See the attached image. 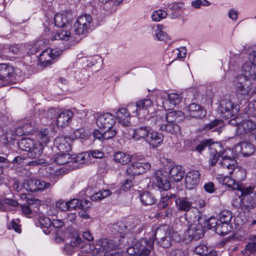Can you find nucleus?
I'll list each match as a JSON object with an SVG mask.
<instances>
[{"label":"nucleus","mask_w":256,"mask_h":256,"mask_svg":"<svg viewBox=\"0 0 256 256\" xmlns=\"http://www.w3.org/2000/svg\"><path fill=\"white\" fill-rule=\"evenodd\" d=\"M112 194V192L110 190H100L98 192H95L93 195H92L90 196V198L92 201L100 200Z\"/></svg>","instance_id":"c03bdc74"},{"label":"nucleus","mask_w":256,"mask_h":256,"mask_svg":"<svg viewBox=\"0 0 256 256\" xmlns=\"http://www.w3.org/2000/svg\"><path fill=\"white\" fill-rule=\"evenodd\" d=\"M52 160L59 165L72 164V156L67 152H60L57 154L53 156Z\"/></svg>","instance_id":"c85d7f7f"},{"label":"nucleus","mask_w":256,"mask_h":256,"mask_svg":"<svg viewBox=\"0 0 256 256\" xmlns=\"http://www.w3.org/2000/svg\"><path fill=\"white\" fill-rule=\"evenodd\" d=\"M72 140L68 136H60L54 140V145L60 152H68L71 150Z\"/></svg>","instance_id":"1a4fd4ad"},{"label":"nucleus","mask_w":256,"mask_h":256,"mask_svg":"<svg viewBox=\"0 0 256 256\" xmlns=\"http://www.w3.org/2000/svg\"><path fill=\"white\" fill-rule=\"evenodd\" d=\"M140 202L145 206L152 205L156 203V198L154 194L148 191L142 192L140 195Z\"/></svg>","instance_id":"72a5a7b5"},{"label":"nucleus","mask_w":256,"mask_h":256,"mask_svg":"<svg viewBox=\"0 0 256 256\" xmlns=\"http://www.w3.org/2000/svg\"><path fill=\"white\" fill-rule=\"evenodd\" d=\"M224 185L227 186L228 187L230 188L233 190H236L239 188V184L236 180L232 178L230 176H226L224 178Z\"/></svg>","instance_id":"4d7b16f0"},{"label":"nucleus","mask_w":256,"mask_h":256,"mask_svg":"<svg viewBox=\"0 0 256 256\" xmlns=\"http://www.w3.org/2000/svg\"><path fill=\"white\" fill-rule=\"evenodd\" d=\"M2 142L4 144H6L16 139V136L14 131L9 130L6 132L5 134L2 136Z\"/></svg>","instance_id":"3c124183"},{"label":"nucleus","mask_w":256,"mask_h":256,"mask_svg":"<svg viewBox=\"0 0 256 256\" xmlns=\"http://www.w3.org/2000/svg\"><path fill=\"white\" fill-rule=\"evenodd\" d=\"M62 54V50L47 48L43 50L39 56V64L43 67L51 65L54 60Z\"/></svg>","instance_id":"20e7f679"},{"label":"nucleus","mask_w":256,"mask_h":256,"mask_svg":"<svg viewBox=\"0 0 256 256\" xmlns=\"http://www.w3.org/2000/svg\"><path fill=\"white\" fill-rule=\"evenodd\" d=\"M118 122L124 126H129L131 116L127 108H120L116 112Z\"/></svg>","instance_id":"b1692460"},{"label":"nucleus","mask_w":256,"mask_h":256,"mask_svg":"<svg viewBox=\"0 0 256 256\" xmlns=\"http://www.w3.org/2000/svg\"><path fill=\"white\" fill-rule=\"evenodd\" d=\"M152 246L146 238H141L134 246L135 253L138 256H148L150 253Z\"/></svg>","instance_id":"9b49d317"},{"label":"nucleus","mask_w":256,"mask_h":256,"mask_svg":"<svg viewBox=\"0 0 256 256\" xmlns=\"http://www.w3.org/2000/svg\"><path fill=\"white\" fill-rule=\"evenodd\" d=\"M208 248L204 244H200L194 248V252L201 256H204L208 254Z\"/></svg>","instance_id":"e2e57ef3"},{"label":"nucleus","mask_w":256,"mask_h":256,"mask_svg":"<svg viewBox=\"0 0 256 256\" xmlns=\"http://www.w3.org/2000/svg\"><path fill=\"white\" fill-rule=\"evenodd\" d=\"M256 129V124L251 120H244L238 124L236 132L238 135H243L252 132Z\"/></svg>","instance_id":"2eb2a0df"},{"label":"nucleus","mask_w":256,"mask_h":256,"mask_svg":"<svg viewBox=\"0 0 256 256\" xmlns=\"http://www.w3.org/2000/svg\"><path fill=\"white\" fill-rule=\"evenodd\" d=\"M220 155L216 150H212L210 153V158L208 160L209 166H213L218 162V158Z\"/></svg>","instance_id":"603ef678"},{"label":"nucleus","mask_w":256,"mask_h":256,"mask_svg":"<svg viewBox=\"0 0 256 256\" xmlns=\"http://www.w3.org/2000/svg\"><path fill=\"white\" fill-rule=\"evenodd\" d=\"M152 102L150 99H143L137 101L136 102V110L135 112L136 114H138V112L141 110H148L150 107L152 106Z\"/></svg>","instance_id":"a19ab883"},{"label":"nucleus","mask_w":256,"mask_h":256,"mask_svg":"<svg viewBox=\"0 0 256 256\" xmlns=\"http://www.w3.org/2000/svg\"><path fill=\"white\" fill-rule=\"evenodd\" d=\"M172 209L170 208H168L166 210L160 211V212L156 214V216L157 218H170L172 216Z\"/></svg>","instance_id":"69168bd1"},{"label":"nucleus","mask_w":256,"mask_h":256,"mask_svg":"<svg viewBox=\"0 0 256 256\" xmlns=\"http://www.w3.org/2000/svg\"><path fill=\"white\" fill-rule=\"evenodd\" d=\"M172 239L170 233L166 236L164 238L158 240V244L164 248H168L171 245Z\"/></svg>","instance_id":"338daca9"},{"label":"nucleus","mask_w":256,"mask_h":256,"mask_svg":"<svg viewBox=\"0 0 256 256\" xmlns=\"http://www.w3.org/2000/svg\"><path fill=\"white\" fill-rule=\"evenodd\" d=\"M74 31L76 34L78 35H85L88 32V28L90 27L74 24Z\"/></svg>","instance_id":"052dcab7"},{"label":"nucleus","mask_w":256,"mask_h":256,"mask_svg":"<svg viewBox=\"0 0 256 256\" xmlns=\"http://www.w3.org/2000/svg\"><path fill=\"white\" fill-rule=\"evenodd\" d=\"M236 148L240 149V152L244 156H248L252 155L254 151V146L250 142H242L236 146Z\"/></svg>","instance_id":"cd10ccee"},{"label":"nucleus","mask_w":256,"mask_h":256,"mask_svg":"<svg viewBox=\"0 0 256 256\" xmlns=\"http://www.w3.org/2000/svg\"><path fill=\"white\" fill-rule=\"evenodd\" d=\"M55 26L58 28H62L68 24V20L65 14H57L54 18Z\"/></svg>","instance_id":"37998d69"},{"label":"nucleus","mask_w":256,"mask_h":256,"mask_svg":"<svg viewBox=\"0 0 256 256\" xmlns=\"http://www.w3.org/2000/svg\"><path fill=\"white\" fill-rule=\"evenodd\" d=\"M70 36V32L66 30H62L58 32L52 38V40H67Z\"/></svg>","instance_id":"5fc2aeb1"},{"label":"nucleus","mask_w":256,"mask_h":256,"mask_svg":"<svg viewBox=\"0 0 256 256\" xmlns=\"http://www.w3.org/2000/svg\"><path fill=\"white\" fill-rule=\"evenodd\" d=\"M22 125L24 128L25 132L28 134H33L38 128L36 121L34 118H26L22 120Z\"/></svg>","instance_id":"393cba45"},{"label":"nucleus","mask_w":256,"mask_h":256,"mask_svg":"<svg viewBox=\"0 0 256 256\" xmlns=\"http://www.w3.org/2000/svg\"><path fill=\"white\" fill-rule=\"evenodd\" d=\"M44 145L40 144H34V146L28 152V156L32 158H38L43 152Z\"/></svg>","instance_id":"e433bc0d"},{"label":"nucleus","mask_w":256,"mask_h":256,"mask_svg":"<svg viewBox=\"0 0 256 256\" xmlns=\"http://www.w3.org/2000/svg\"><path fill=\"white\" fill-rule=\"evenodd\" d=\"M151 129L150 127L147 126L136 128L133 130L132 138L136 141H145Z\"/></svg>","instance_id":"6ab92c4d"},{"label":"nucleus","mask_w":256,"mask_h":256,"mask_svg":"<svg viewBox=\"0 0 256 256\" xmlns=\"http://www.w3.org/2000/svg\"><path fill=\"white\" fill-rule=\"evenodd\" d=\"M34 142L29 138H22L18 142V146L20 150L28 152L32 148Z\"/></svg>","instance_id":"4c0bfd02"},{"label":"nucleus","mask_w":256,"mask_h":256,"mask_svg":"<svg viewBox=\"0 0 256 256\" xmlns=\"http://www.w3.org/2000/svg\"><path fill=\"white\" fill-rule=\"evenodd\" d=\"M250 240L252 242L246 245L244 250H248L250 253L256 252V235L252 236Z\"/></svg>","instance_id":"6e6d98bb"},{"label":"nucleus","mask_w":256,"mask_h":256,"mask_svg":"<svg viewBox=\"0 0 256 256\" xmlns=\"http://www.w3.org/2000/svg\"><path fill=\"white\" fill-rule=\"evenodd\" d=\"M234 176L238 181H242L246 177V172L244 169H239L234 172Z\"/></svg>","instance_id":"774afa93"},{"label":"nucleus","mask_w":256,"mask_h":256,"mask_svg":"<svg viewBox=\"0 0 256 256\" xmlns=\"http://www.w3.org/2000/svg\"><path fill=\"white\" fill-rule=\"evenodd\" d=\"M232 229L230 224H226L219 222L218 226L216 228V232L219 234L225 236L230 232Z\"/></svg>","instance_id":"79ce46f5"},{"label":"nucleus","mask_w":256,"mask_h":256,"mask_svg":"<svg viewBox=\"0 0 256 256\" xmlns=\"http://www.w3.org/2000/svg\"><path fill=\"white\" fill-rule=\"evenodd\" d=\"M11 161L6 157L0 156V175L3 174L4 168H8L10 166Z\"/></svg>","instance_id":"0e129e2a"},{"label":"nucleus","mask_w":256,"mask_h":256,"mask_svg":"<svg viewBox=\"0 0 256 256\" xmlns=\"http://www.w3.org/2000/svg\"><path fill=\"white\" fill-rule=\"evenodd\" d=\"M184 234L186 238L189 240H198L203 236L204 232L200 225H192Z\"/></svg>","instance_id":"f3484780"},{"label":"nucleus","mask_w":256,"mask_h":256,"mask_svg":"<svg viewBox=\"0 0 256 256\" xmlns=\"http://www.w3.org/2000/svg\"><path fill=\"white\" fill-rule=\"evenodd\" d=\"M26 189L30 192H36L48 189L51 186V184L36 179H30L24 183Z\"/></svg>","instance_id":"423d86ee"},{"label":"nucleus","mask_w":256,"mask_h":256,"mask_svg":"<svg viewBox=\"0 0 256 256\" xmlns=\"http://www.w3.org/2000/svg\"><path fill=\"white\" fill-rule=\"evenodd\" d=\"M218 110L221 117L227 120L236 116L238 112L239 108L230 100L224 99L220 102Z\"/></svg>","instance_id":"f257e3e1"},{"label":"nucleus","mask_w":256,"mask_h":256,"mask_svg":"<svg viewBox=\"0 0 256 256\" xmlns=\"http://www.w3.org/2000/svg\"><path fill=\"white\" fill-rule=\"evenodd\" d=\"M164 118L166 122L178 124L182 122L185 118L184 114L180 110H173L166 113Z\"/></svg>","instance_id":"4be33fe9"},{"label":"nucleus","mask_w":256,"mask_h":256,"mask_svg":"<svg viewBox=\"0 0 256 256\" xmlns=\"http://www.w3.org/2000/svg\"><path fill=\"white\" fill-rule=\"evenodd\" d=\"M45 170L46 176L50 178H58L64 174V170L57 166H48Z\"/></svg>","instance_id":"c756f323"},{"label":"nucleus","mask_w":256,"mask_h":256,"mask_svg":"<svg viewBox=\"0 0 256 256\" xmlns=\"http://www.w3.org/2000/svg\"><path fill=\"white\" fill-rule=\"evenodd\" d=\"M178 210L180 212H188L192 208V202L186 197H178L175 200Z\"/></svg>","instance_id":"bb28decb"},{"label":"nucleus","mask_w":256,"mask_h":256,"mask_svg":"<svg viewBox=\"0 0 256 256\" xmlns=\"http://www.w3.org/2000/svg\"><path fill=\"white\" fill-rule=\"evenodd\" d=\"M163 139L164 136L162 134L151 129L145 142L149 144L150 148H155L162 144Z\"/></svg>","instance_id":"ddd939ff"},{"label":"nucleus","mask_w":256,"mask_h":256,"mask_svg":"<svg viewBox=\"0 0 256 256\" xmlns=\"http://www.w3.org/2000/svg\"><path fill=\"white\" fill-rule=\"evenodd\" d=\"M184 174L182 166L178 165L172 166L169 172L170 178L175 182H180L183 178Z\"/></svg>","instance_id":"7c9ffc66"},{"label":"nucleus","mask_w":256,"mask_h":256,"mask_svg":"<svg viewBox=\"0 0 256 256\" xmlns=\"http://www.w3.org/2000/svg\"><path fill=\"white\" fill-rule=\"evenodd\" d=\"M90 156V154L87 152H83L80 154L76 156H72V164H74L72 166L74 168H75L78 166V164H82L86 162Z\"/></svg>","instance_id":"ea45409f"},{"label":"nucleus","mask_w":256,"mask_h":256,"mask_svg":"<svg viewBox=\"0 0 256 256\" xmlns=\"http://www.w3.org/2000/svg\"><path fill=\"white\" fill-rule=\"evenodd\" d=\"M152 121L154 122V125L159 127L162 131H166L172 134H177L180 133V126L174 122H167L163 124L164 122L162 116L156 115L151 118Z\"/></svg>","instance_id":"7ed1b4c3"},{"label":"nucleus","mask_w":256,"mask_h":256,"mask_svg":"<svg viewBox=\"0 0 256 256\" xmlns=\"http://www.w3.org/2000/svg\"><path fill=\"white\" fill-rule=\"evenodd\" d=\"M200 173L198 170H192L188 172L184 178L185 185L187 188L192 189L198 184Z\"/></svg>","instance_id":"dca6fc26"},{"label":"nucleus","mask_w":256,"mask_h":256,"mask_svg":"<svg viewBox=\"0 0 256 256\" xmlns=\"http://www.w3.org/2000/svg\"><path fill=\"white\" fill-rule=\"evenodd\" d=\"M241 192V196L242 198L249 196L248 194L253 192L255 193L256 190V186L252 187L251 186L242 188L239 186V188L237 189Z\"/></svg>","instance_id":"864d4df0"},{"label":"nucleus","mask_w":256,"mask_h":256,"mask_svg":"<svg viewBox=\"0 0 256 256\" xmlns=\"http://www.w3.org/2000/svg\"><path fill=\"white\" fill-rule=\"evenodd\" d=\"M167 173L160 170L155 172V182L159 189L168 190L170 188V184L166 177Z\"/></svg>","instance_id":"9d476101"},{"label":"nucleus","mask_w":256,"mask_h":256,"mask_svg":"<svg viewBox=\"0 0 256 256\" xmlns=\"http://www.w3.org/2000/svg\"><path fill=\"white\" fill-rule=\"evenodd\" d=\"M51 132H52L48 128H42L38 134V144L45 146L46 145L50 142V133Z\"/></svg>","instance_id":"58836bf2"},{"label":"nucleus","mask_w":256,"mask_h":256,"mask_svg":"<svg viewBox=\"0 0 256 256\" xmlns=\"http://www.w3.org/2000/svg\"><path fill=\"white\" fill-rule=\"evenodd\" d=\"M149 162H135L130 164L126 168V172L128 175L135 176L142 174L150 168Z\"/></svg>","instance_id":"0eeeda50"},{"label":"nucleus","mask_w":256,"mask_h":256,"mask_svg":"<svg viewBox=\"0 0 256 256\" xmlns=\"http://www.w3.org/2000/svg\"><path fill=\"white\" fill-rule=\"evenodd\" d=\"M26 204L22 206V212L26 215L36 212L38 206H40V201L38 199L29 198L26 201Z\"/></svg>","instance_id":"aec40b11"},{"label":"nucleus","mask_w":256,"mask_h":256,"mask_svg":"<svg viewBox=\"0 0 256 256\" xmlns=\"http://www.w3.org/2000/svg\"><path fill=\"white\" fill-rule=\"evenodd\" d=\"M232 218V213L230 210H222L220 214V220L221 222L230 224V222Z\"/></svg>","instance_id":"de8ad7c7"},{"label":"nucleus","mask_w":256,"mask_h":256,"mask_svg":"<svg viewBox=\"0 0 256 256\" xmlns=\"http://www.w3.org/2000/svg\"><path fill=\"white\" fill-rule=\"evenodd\" d=\"M73 116V112L68 110L59 112L56 117L57 126L62 128L68 126L69 120Z\"/></svg>","instance_id":"5701e85b"},{"label":"nucleus","mask_w":256,"mask_h":256,"mask_svg":"<svg viewBox=\"0 0 256 256\" xmlns=\"http://www.w3.org/2000/svg\"><path fill=\"white\" fill-rule=\"evenodd\" d=\"M214 144V142L212 139H205L200 141L195 148H194L193 150L202 154L206 148H208L210 150L212 149V146Z\"/></svg>","instance_id":"c9c22d12"},{"label":"nucleus","mask_w":256,"mask_h":256,"mask_svg":"<svg viewBox=\"0 0 256 256\" xmlns=\"http://www.w3.org/2000/svg\"><path fill=\"white\" fill-rule=\"evenodd\" d=\"M116 123L115 117L110 113L100 115L96 120V124L100 129L110 128Z\"/></svg>","instance_id":"6e6552de"},{"label":"nucleus","mask_w":256,"mask_h":256,"mask_svg":"<svg viewBox=\"0 0 256 256\" xmlns=\"http://www.w3.org/2000/svg\"><path fill=\"white\" fill-rule=\"evenodd\" d=\"M240 208L244 213L250 212L256 208V198L252 196L242 198Z\"/></svg>","instance_id":"412c9836"},{"label":"nucleus","mask_w":256,"mask_h":256,"mask_svg":"<svg viewBox=\"0 0 256 256\" xmlns=\"http://www.w3.org/2000/svg\"><path fill=\"white\" fill-rule=\"evenodd\" d=\"M39 222L41 228H46V230H44V232L46 234H48L50 232L48 228L52 226L50 219L47 217L42 216L39 219Z\"/></svg>","instance_id":"09e8293b"},{"label":"nucleus","mask_w":256,"mask_h":256,"mask_svg":"<svg viewBox=\"0 0 256 256\" xmlns=\"http://www.w3.org/2000/svg\"><path fill=\"white\" fill-rule=\"evenodd\" d=\"M130 155L126 152L120 151L116 152L113 156L115 162L122 165L126 164L130 161Z\"/></svg>","instance_id":"473e14b6"},{"label":"nucleus","mask_w":256,"mask_h":256,"mask_svg":"<svg viewBox=\"0 0 256 256\" xmlns=\"http://www.w3.org/2000/svg\"><path fill=\"white\" fill-rule=\"evenodd\" d=\"M233 85L237 94L242 96L249 95L252 88L251 81L242 74L235 78Z\"/></svg>","instance_id":"f03ea898"},{"label":"nucleus","mask_w":256,"mask_h":256,"mask_svg":"<svg viewBox=\"0 0 256 256\" xmlns=\"http://www.w3.org/2000/svg\"><path fill=\"white\" fill-rule=\"evenodd\" d=\"M162 28L163 26L162 25L158 24L155 35L158 40L166 42L169 40V38L167 34L162 30Z\"/></svg>","instance_id":"49530a36"},{"label":"nucleus","mask_w":256,"mask_h":256,"mask_svg":"<svg viewBox=\"0 0 256 256\" xmlns=\"http://www.w3.org/2000/svg\"><path fill=\"white\" fill-rule=\"evenodd\" d=\"M228 151L230 152V150L226 149L220 154V157L222 159L219 164L224 173L228 170V174L231 175L236 166V162L231 156H228L226 154Z\"/></svg>","instance_id":"39448f33"},{"label":"nucleus","mask_w":256,"mask_h":256,"mask_svg":"<svg viewBox=\"0 0 256 256\" xmlns=\"http://www.w3.org/2000/svg\"><path fill=\"white\" fill-rule=\"evenodd\" d=\"M92 18L90 14H84L78 18L74 24L90 27Z\"/></svg>","instance_id":"a18cd8bd"},{"label":"nucleus","mask_w":256,"mask_h":256,"mask_svg":"<svg viewBox=\"0 0 256 256\" xmlns=\"http://www.w3.org/2000/svg\"><path fill=\"white\" fill-rule=\"evenodd\" d=\"M126 228V226L122 222H118L112 225V232L114 234H122Z\"/></svg>","instance_id":"13d9d810"},{"label":"nucleus","mask_w":256,"mask_h":256,"mask_svg":"<svg viewBox=\"0 0 256 256\" xmlns=\"http://www.w3.org/2000/svg\"><path fill=\"white\" fill-rule=\"evenodd\" d=\"M14 70L12 66L6 64H0V80H7L12 77Z\"/></svg>","instance_id":"2f4dec72"},{"label":"nucleus","mask_w":256,"mask_h":256,"mask_svg":"<svg viewBox=\"0 0 256 256\" xmlns=\"http://www.w3.org/2000/svg\"><path fill=\"white\" fill-rule=\"evenodd\" d=\"M219 222V220L214 217H211L206 220L205 226L208 229L214 228L216 230V228L218 226Z\"/></svg>","instance_id":"680f3d73"},{"label":"nucleus","mask_w":256,"mask_h":256,"mask_svg":"<svg viewBox=\"0 0 256 256\" xmlns=\"http://www.w3.org/2000/svg\"><path fill=\"white\" fill-rule=\"evenodd\" d=\"M167 16V12L162 10H155L152 14V18L153 20L156 22L160 21L164 18Z\"/></svg>","instance_id":"8fccbe9b"},{"label":"nucleus","mask_w":256,"mask_h":256,"mask_svg":"<svg viewBox=\"0 0 256 256\" xmlns=\"http://www.w3.org/2000/svg\"><path fill=\"white\" fill-rule=\"evenodd\" d=\"M187 113L191 118L200 119L205 116L206 111L200 105L192 103L187 107Z\"/></svg>","instance_id":"f8f14e48"},{"label":"nucleus","mask_w":256,"mask_h":256,"mask_svg":"<svg viewBox=\"0 0 256 256\" xmlns=\"http://www.w3.org/2000/svg\"><path fill=\"white\" fill-rule=\"evenodd\" d=\"M20 50L18 45L5 44L2 49V54L6 57H11L12 55L17 54Z\"/></svg>","instance_id":"f704fd0d"},{"label":"nucleus","mask_w":256,"mask_h":256,"mask_svg":"<svg viewBox=\"0 0 256 256\" xmlns=\"http://www.w3.org/2000/svg\"><path fill=\"white\" fill-rule=\"evenodd\" d=\"M107 129L108 130H106L103 132V134H104V140H107L113 138L118 133L116 128L114 126L110 128Z\"/></svg>","instance_id":"bf43d9fd"},{"label":"nucleus","mask_w":256,"mask_h":256,"mask_svg":"<svg viewBox=\"0 0 256 256\" xmlns=\"http://www.w3.org/2000/svg\"><path fill=\"white\" fill-rule=\"evenodd\" d=\"M163 98L162 107L166 110L172 109L176 104H178L182 100L180 96L176 93L166 94L164 96H163Z\"/></svg>","instance_id":"4468645a"},{"label":"nucleus","mask_w":256,"mask_h":256,"mask_svg":"<svg viewBox=\"0 0 256 256\" xmlns=\"http://www.w3.org/2000/svg\"><path fill=\"white\" fill-rule=\"evenodd\" d=\"M242 72V76L250 81L256 79V64L252 62H246L244 64Z\"/></svg>","instance_id":"a211bd4d"},{"label":"nucleus","mask_w":256,"mask_h":256,"mask_svg":"<svg viewBox=\"0 0 256 256\" xmlns=\"http://www.w3.org/2000/svg\"><path fill=\"white\" fill-rule=\"evenodd\" d=\"M170 233V231L167 225L161 226L153 231L152 238L150 240H152L154 242V240H156L158 242V240L164 238Z\"/></svg>","instance_id":"a878e982"}]
</instances>
